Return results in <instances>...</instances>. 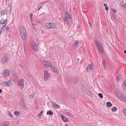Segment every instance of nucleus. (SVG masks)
<instances>
[{"label":"nucleus","instance_id":"nucleus-1","mask_svg":"<svg viewBox=\"0 0 126 126\" xmlns=\"http://www.w3.org/2000/svg\"><path fill=\"white\" fill-rule=\"evenodd\" d=\"M115 93L117 97L120 100L126 102V97L122 93H119L117 90L115 91Z\"/></svg>","mask_w":126,"mask_h":126},{"label":"nucleus","instance_id":"nucleus-2","mask_svg":"<svg viewBox=\"0 0 126 126\" xmlns=\"http://www.w3.org/2000/svg\"><path fill=\"white\" fill-rule=\"evenodd\" d=\"M20 31L22 38L24 40L26 39L27 37V34L26 28L23 27H22Z\"/></svg>","mask_w":126,"mask_h":126},{"label":"nucleus","instance_id":"nucleus-3","mask_svg":"<svg viewBox=\"0 0 126 126\" xmlns=\"http://www.w3.org/2000/svg\"><path fill=\"white\" fill-rule=\"evenodd\" d=\"M45 27L47 29H54L56 27L54 24L52 23H46Z\"/></svg>","mask_w":126,"mask_h":126},{"label":"nucleus","instance_id":"nucleus-4","mask_svg":"<svg viewBox=\"0 0 126 126\" xmlns=\"http://www.w3.org/2000/svg\"><path fill=\"white\" fill-rule=\"evenodd\" d=\"M24 80L22 79L20 80L18 82V85L21 89H23L24 88Z\"/></svg>","mask_w":126,"mask_h":126},{"label":"nucleus","instance_id":"nucleus-5","mask_svg":"<svg viewBox=\"0 0 126 126\" xmlns=\"http://www.w3.org/2000/svg\"><path fill=\"white\" fill-rule=\"evenodd\" d=\"M94 65L93 64H89L87 69V71L91 72L94 70Z\"/></svg>","mask_w":126,"mask_h":126},{"label":"nucleus","instance_id":"nucleus-6","mask_svg":"<svg viewBox=\"0 0 126 126\" xmlns=\"http://www.w3.org/2000/svg\"><path fill=\"white\" fill-rule=\"evenodd\" d=\"M50 74L48 73V72L45 71L44 72V80L46 81L48 80L49 78Z\"/></svg>","mask_w":126,"mask_h":126},{"label":"nucleus","instance_id":"nucleus-7","mask_svg":"<svg viewBox=\"0 0 126 126\" xmlns=\"http://www.w3.org/2000/svg\"><path fill=\"white\" fill-rule=\"evenodd\" d=\"M42 65L45 67H50V62L46 61H43L42 63Z\"/></svg>","mask_w":126,"mask_h":126},{"label":"nucleus","instance_id":"nucleus-8","mask_svg":"<svg viewBox=\"0 0 126 126\" xmlns=\"http://www.w3.org/2000/svg\"><path fill=\"white\" fill-rule=\"evenodd\" d=\"M7 23V19H6L5 20H4V19L2 18L1 19L0 21V24H5L4 25L3 27L1 29V30L3 29L6 26V24Z\"/></svg>","mask_w":126,"mask_h":126},{"label":"nucleus","instance_id":"nucleus-9","mask_svg":"<svg viewBox=\"0 0 126 126\" xmlns=\"http://www.w3.org/2000/svg\"><path fill=\"white\" fill-rule=\"evenodd\" d=\"M8 60V58L6 56H4L1 58V61L2 63H6Z\"/></svg>","mask_w":126,"mask_h":126},{"label":"nucleus","instance_id":"nucleus-10","mask_svg":"<svg viewBox=\"0 0 126 126\" xmlns=\"http://www.w3.org/2000/svg\"><path fill=\"white\" fill-rule=\"evenodd\" d=\"M94 42L97 47H99V46H101V45H102V44L99 41L97 40H94Z\"/></svg>","mask_w":126,"mask_h":126},{"label":"nucleus","instance_id":"nucleus-11","mask_svg":"<svg viewBox=\"0 0 126 126\" xmlns=\"http://www.w3.org/2000/svg\"><path fill=\"white\" fill-rule=\"evenodd\" d=\"M50 67L51 70L53 71V72L55 73H58V71L57 70L56 68L54 67L53 66L50 65Z\"/></svg>","mask_w":126,"mask_h":126},{"label":"nucleus","instance_id":"nucleus-12","mask_svg":"<svg viewBox=\"0 0 126 126\" xmlns=\"http://www.w3.org/2000/svg\"><path fill=\"white\" fill-rule=\"evenodd\" d=\"M82 90L87 94L89 93V91L87 90V89L86 87L84 85H82Z\"/></svg>","mask_w":126,"mask_h":126},{"label":"nucleus","instance_id":"nucleus-13","mask_svg":"<svg viewBox=\"0 0 126 126\" xmlns=\"http://www.w3.org/2000/svg\"><path fill=\"white\" fill-rule=\"evenodd\" d=\"M97 47L98 48L101 54H103L104 53V50L102 45H101V46H99V47Z\"/></svg>","mask_w":126,"mask_h":126},{"label":"nucleus","instance_id":"nucleus-14","mask_svg":"<svg viewBox=\"0 0 126 126\" xmlns=\"http://www.w3.org/2000/svg\"><path fill=\"white\" fill-rule=\"evenodd\" d=\"M4 74L5 77H6L9 75V72L8 70L6 69L4 71Z\"/></svg>","mask_w":126,"mask_h":126},{"label":"nucleus","instance_id":"nucleus-15","mask_svg":"<svg viewBox=\"0 0 126 126\" xmlns=\"http://www.w3.org/2000/svg\"><path fill=\"white\" fill-rule=\"evenodd\" d=\"M9 122L8 121H6L3 123L2 126H9Z\"/></svg>","mask_w":126,"mask_h":126},{"label":"nucleus","instance_id":"nucleus-16","mask_svg":"<svg viewBox=\"0 0 126 126\" xmlns=\"http://www.w3.org/2000/svg\"><path fill=\"white\" fill-rule=\"evenodd\" d=\"M33 48L34 51H37L38 50L37 46L36 44L34 43L33 46Z\"/></svg>","mask_w":126,"mask_h":126},{"label":"nucleus","instance_id":"nucleus-17","mask_svg":"<svg viewBox=\"0 0 126 126\" xmlns=\"http://www.w3.org/2000/svg\"><path fill=\"white\" fill-rule=\"evenodd\" d=\"M61 118L62 120L65 122H68V120L66 117L64 116H62Z\"/></svg>","mask_w":126,"mask_h":126},{"label":"nucleus","instance_id":"nucleus-18","mask_svg":"<svg viewBox=\"0 0 126 126\" xmlns=\"http://www.w3.org/2000/svg\"><path fill=\"white\" fill-rule=\"evenodd\" d=\"M79 41H76L73 44V46L75 47H78L79 43Z\"/></svg>","mask_w":126,"mask_h":126},{"label":"nucleus","instance_id":"nucleus-19","mask_svg":"<svg viewBox=\"0 0 126 126\" xmlns=\"http://www.w3.org/2000/svg\"><path fill=\"white\" fill-rule=\"evenodd\" d=\"M53 105L54 108H56L57 109H58L60 107V105H57L54 102L53 103Z\"/></svg>","mask_w":126,"mask_h":126},{"label":"nucleus","instance_id":"nucleus-20","mask_svg":"<svg viewBox=\"0 0 126 126\" xmlns=\"http://www.w3.org/2000/svg\"><path fill=\"white\" fill-rule=\"evenodd\" d=\"M65 112L67 115L69 116H71V113L68 110H66L65 111Z\"/></svg>","mask_w":126,"mask_h":126},{"label":"nucleus","instance_id":"nucleus-21","mask_svg":"<svg viewBox=\"0 0 126 126\" xmlns=\"http://www.w3.org/2000/svg\"><path fill=\"white\" fill-rule=\"evenodd\" d=\"M69 19H70L69 18L67 17V16H66L64 19V20L65 22L68 23Z\"/></svg>","mask_w":126,"mask_h":126},{"label":"nucleus","instance_id":"nucleus-22","mask_svg":"<svg viewBox=\"0 0 126 126\" xmlns=\"http://www.w3.org/2000/svg\"><path fill=\"white\" fill-rule=\"evenodd\" d=\"M10 83L9 81L8 82H5L3 83V85L5 86H9L10 85Z\"/></svg>","mask_w":126,"mask_h":126},{"label":"nucleus","instance_id":"nucleus-23","mask_svg":"<svg viewBox=\"0 0 126 126\" xmlns=\"http://www.w3.org/2000/svg\"><path fill=\"white\" fill-rule=\"evenodd\" d=\"M123 89L126 91V81H124L123 83Z\"/></svg>","mask_w":126,"mask_h":126},{"label":"nucleus","instance_id":"nucleus-24","mask_svg":"<svg viewBox=\"0 0 126 126\" xmlns=\"http://www.w3.org/2000/svg\"><path fill=\"white\" fill-rule=\"evenodd\" d=\"M115 14H113L111 16V18L112 20H114L115 19Z\"/></svg>","mask_w":126,"mask_h":126},{"label":"nucleus","instance_id":"nucleus-25","mask_svg":"<svg viewBox=\"0 0 126 126\" xmlns=\"http://www.w3.org/2000/svg\"><path fill=\"white\" fill-rule=\"evenodd\" d=\"M14 114L16 116H18L20 114V113L19 111H15L14 112Z\"/></svg>","mask_w":126,"mask_h":126},{"label":"nucleus","instance_id":"nucleus-26","mask_svg":"<svg viewBox=\"0 0 126 126\" xmlns=\"http://www.w3.org/2000/svg\"><path fill=\"white\" fill-rule=\"evenodd\" d=\"M124 1H121L120 3V5L123 7H126V5H124Z\"/></svg>","mask_w":126,"mask_h":126},{"label":"nucleus","instance_id":"nucleus-27","mask_svg":"<svg viewBox=\"0 0 126 126\" xmlns=\"http://www.w3.org/2000/svg\"><path fill=\"white\" fill-rule=\"evenodd\" d=\"M66 16H67V17L69 18L70 19H71V15L69 14V13L67 12L66 11Z\"/></svg>","mask_w":126,"mask_h":126},{"label":"nucleus","instance_id":"nucleus-28","mask_svg":"<svg viewBox=\"0 0 126 126\" xmlns=\"http://www.w3.org/2000/svg\"><path fill=\"white\" fill-rule=\"evenodd\" d=\"M35 94L34 93H32L31 95H29V98L30 99H32L34 97V96L35 95Z\"/></svg>","mask_w":126,"mask_h":126},{"label":"nucleus","instance_id":"nucleus-29","mask_svg":"<svg viewBox=\"0 0 126 126\" xmlns=\"http://www.w3.org/2000/svg\"><path fill=\"white\" fill-rule=\"evenodd\" d=\"M106 105L108 107H110L112 106V104L110 102H108L106 103Z\"/></svg>","mask_w":126,"mask_h":126},{"label":"nucleus","instance_id":"nucleus-30","mask_svg":"<svg viewBox=\"0 0 126 126\" xmlns=\"http://www.w3.org/2000/svg\"><path fill=\"white\" fill-rule=\"evenodd\" d=\"M105 61V60H103L102 62V65L103 66L104 69H105L106 68V65H105L104 63Z\"/></svg>","mask_w":126,"mask_h":126},{"label":"nucleus","instance_id":"nucleus-31","mask_svg":"<svg viewBox=\"0 0 126 126\" xmlns=\"http://www.w3.org/2000/svg\"><path fill=\"white\" fill-rule=\"evenodd\" d=\"M104 5L105 7V9L107 11L109 10V7L107 4L106 3H104L103 4Z\"/></svg>","mask_w":126,"mask_h":126},{"label":"nucleus","instance_id":"nucleus-32","mask_svg":"<svg viewBox=\"0 0 126 126\" xmlns=\"http://www.w3.org/2000/svg\"><path fill=\"white\" fill-rule=\"evenodd\" d=\"M7 12L6 10H4L1 11V15H4L6 14V13H7Z\"/></svg>","mask_w":126,"mask_h":126},{"label":"nucleus","instance_id":"nucleus-33","mask_svg":"<svg viewBox=\"0 0 126 126\" xmlns=\"http://www.w3.org/2000/svg\"><path fill=\"white\" fill-rule=\"evenodd\" d=\"M8 113L9 116L11 117H13V115L12 113L10 111H7Z\"/></svg>","mask_w":126,"mask_h":126},{"label":"nucleus","instance_id":"nucleus-34","mask_svg":"<svg viewBox=\"0 0 126 126\" xmlns=\"http://www.w3.org/2000/svg\"><path fill=\"white\" fill-rule=\"evenodd\" d=\"M122 111L126 117V108H125L122 110Z\"/></svg>","mask_w":126,"mask_h":126},{"label":"nucleus","instance_id":"nucleus-35","mask_svg":"<svg viewBox=\"0 0 126 126\" xmlns=\"http://www.w3.org/2000/svg\"><path fill=\"white\" fill-rule=\"evenodd\" d=\"M117 108L116 107H114L112 108V110L113 112H115L117 110Z\"/></svg>","mask_w":126,"mask_h":126},{"label":"nucleus","instance_id":"nucleus-36","mask_svg":"<svg viewBox=\"0 0 126 126\" xmlns=\"http://www.w3.org/2000/svg\"><path fill=\"white\" fill-rule=\"evenodd\" d=\"M47 114H49V115H53V113L52 111L51 110H50L47 112Z\"/></svg>","mask_w":126,"mask_h":126},{"label":"nucleus","instance_id":"nucleus-37","mask_svg":"<svg viewBox=\"0 0 126 126\" xmlns=\"http://www.w3.org/2000/svg\"><path fill=\"white\" fill-rule=\"evenodd\" d=\"M117 78L118 80L119 81H120L121 80V76L120 75H119L117 77Z\"/></svg>","mask_w":126,"mask_h":126},{"label":"nucleus","instance_id":"nucleus-38","mask_svg":"<svg viewBox=\"0 0 126 126\" xmlns=\"http://www.w3.org/2000/svg\"><path fill=\"white\" fill-rule=\"evenodd\" d=\"M98 95L100 98H103V95L102 94L100 93H99L98 94Z\"/></svg>","mask_w":126,"mask_h":126},{"label":"nucleus","instance_id":"nucleus-39","mask_svg":"<svg viewBox=\"0 0 126 126\" xmlns=\"http://www.w3.org/2000/svg\"><path fill=\"white\" fill-rule=\"evenodd\" d=\"M12 8H11L10 9V10L9 12V14L10 15H11L12 14Z\"/></svg>","mask_w":126,"mask_h":126},{"label":"nucleus","instance_id":"nucleus-40","mask_svg":"<svg viewBox=\"0 0 126 126\" xmlns=\"http://www.w3.org/2000/svg\"><path fill=\"white\" fill-rule=\"evenodd\" d=\"M13 76L15 78H17V74L15 73L13 74Z\"/></svg>","mask_w":126,"mask_h":126},{"label":"nucleus","instance_id":"nucleus-41","mask_svg":"<svg viewBox=\"0 0 126 126\" xmlns=\"http://www.w3.org/2000/svg\"><path fill=\"white\" fill-rule=\"evenodd\" d=\"M112 12L114 13L113 14H115L117 12V11L116 10H115V9H112Z\"/></svg>","mask_w":126,"mask_h":126},{"label":"nucleus","instance_id":"nucleus-42","mask_svg":"<svg viewBox=\"0 0 126 126\" xmlns=\"http://www.w3.org/2000/svg\"><path fill=\"white\" fill-rule=\"evenodd\" d=\"M33 16V14H30L29 15V16L30 17L31 20L32 19V16Z\"/></svg>","mask_w":126,"mask_h":126},{"label":"nucleus","instance_id":"nucleus-43","mask_svg":"<svg viewBox=\"0 0 126 126\" xmlns=\"http://www.w3.org/2000/svg\"><path fill=\"white\" fill-rule=\"evenodd\" d=\"M8 6L10 7V9L12 8V4L11 3H9L8 4Z\"/></svg>","mask_w":126,"mask_h":126},{"label":"nucleus","instance_id":"nucleus-44","mask_svg":"<svg viewBox=\"0 0 126 126\" xmlns=\"http://www.w3.org/2000/svg\"><path fill=\"white\" fill-rule=\"evenodd\" d=\"M43 111H41L40 112V117L41 116L42 114L43 113Z\"/></svg>","mask_w":126,"mask_h":126},{"label":"nucleus","instance_id":"nucleus-45","mask_svg":"<svg viewBox=\"0 0 126 126\" xmlns=\"http://www.w3.org/2000/svg\"><path fill=\"white\" fill-rule=\"evenodd\" d=\"M31 22H32V25L33 26V29H34V25L33 24V23L32 22V20H31Z\"/></svg>","mask_w":126,"mask_h":126},{"label":"nucleus","instance_id":"nucleus-46","mask_svg":"<svg viewBox=\"0 0 126 126\" xmlns=\"http://www.w3.org/2000/svg\"><path fill=\"white\" fill-rule=\"evenodd\" d=\"M11 36V35L10 34L8 35V37L9 38H10Z\"/></svg>","mask_w":126,"mask_h":126},{"label":"nucleus","instance_id":"nucleus-47","mask_svg":"<svg viewBox=\"0 0 126 126\" xmlns=\"http://www.w3.org/2000/svg\"><path fill=\"white\" fill-rule=\"evenodd\" d=\"M2 91V90L0 89V93Z\"/></svg>","mask_w":126,"mask_h":126},{"label":"nucleus","instance_id":"nucleus-48","mask_svg":"<svg viewBox=\"0 0 126 126\" xmlns=\"http://www.w3.org/2000/svg\"><path fill=\"white\" fill-rule=\"evenodd\" d=\"M7 29H6V30H8V29L9 28L8 27H7Z\"/></svg>","mask_w":126,"mask_h":126},{"label":"nucleus","instance_id":"nucleus-49","mask_svg":"<svg viewBox=\"0 0 126 126\" xmlns=\"http://www.w3.org/2000/svg\"><path fill=\"white\" fill-rule=\"evenodd\" d=\"M124 53L126 54V50H125Z\"/></svg>","mask_w":126,"mask_h":126},{"label":"nucleus","instance_id":"nucleus-50","mask_svg":"<svg viewBox=\"0 0 126 126\" xmlns=\"http://www.w3.org/2000/svg\"><path fill=\"white\" fill-rule=\"evenodd\" d=\"M42 6H41V7H40V9H41V8H42Z\"/></svg>","mask_w":126,"mask_h":126},{"label":"nucleus","instance_id":"nucleus-51","mask_svg":"<svg viewBox=\"0 0 126 126\" xmlns=\"http://www.w3.org/2000/svg\"><path fill=\"white\" fill-rule=\"evenodd\" d=\"M7 0H5L6 2H7Z\"/></svg>","mask_w":126,"mask_h":126},{"label":"nucleus","instance_id":"nucleus-52","mask_svg":"<svg viewBox=\"0 0 126 126\" xmlns=\"http://www.w3.org/2000/svg\"><path fill=\"white\" fill-rule=\"evenodd\" d=\"M65 126H68V125L66 124L65 125Z\"/></svg>","mask_w":126,"mask_h":126},{"label":"nucleus","instance_id":"nucleus-53","mask_svg":"<svg viewBox=\"0 0 126 126\" xmlns=\"http://www.w3.org/2000/svg\"><path fill=\"white\" fill-rule=\"evenodd\" d=\"M41 32V33H43V31H42V32Z\"/></svg>","mask_w":126,"mask_h":126},{"label":"nucleus","instance_id":"nucleus-54","mask_svg":"<svg viewBox=\"0 0 126 126\" xmlns=\"http://www.w3.org/2000/svg\"><path fill=\"white\" fill-rule=\"evenodd\" d=\"M38 10H39V8L38 9Z\"/></svg>","mask_w":126,"mask_h":126},{"label":"nucleus","instance_id":"nucleus-55","mask_svg":"<svg viewBox=\"0 0 126 126\" xmlns=\"http://www.w3.org/2000/svg\"><path fill=\"white\" fill-rule=\"evenodd\" d=\"M38 116H39V114L38 115Z\"/></svg>","mask_w":126,"mask_h":126}]
</instances>
